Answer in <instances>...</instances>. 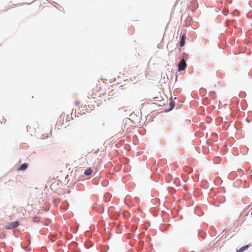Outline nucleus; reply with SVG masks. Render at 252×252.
Returning a JSON list of instances; mask_svg holds the SVG:
<instances>
[{"label": "nucleus", "instance_id": "obj_1", "mask_svg": "<svg viewBox=\"0 0 252 252\" xmlns=\"http://www.w3.org/2000/svg\"><path fill=\"white\" fill-rule=\"evenodd\" d=\"M100 90V87L96 86L95 88L90 91L88 93V98L89 99L95 98L97 96L98 93Z\"/></svg>", "mask_w": 252, "mask_h": 252}, {"label": "nucleus", "instance_id": "obj_2", "mask_svg": "<svg viewBox=\"0 0 252 252\" xmlns=\"http://www.w3.org/2000/svg\"><path fill=\"white\" fill-rule=\"evenodd\" d=\"M187 67V64L184 59H182L179 62L178 67V71L184 70Z\"/></svg>", "mask_w": 252, "mask_h": 252}, {"label": "nucleus", "instance_id": "obj_3", "mask_svg": "<svg viewBox=\"0 0 252 252\" xmlns=\"http://www.w3.org/2000/svg\"><path fill=\"white\" fill-rule=\"evenodd\" d=\"M19 223L17 221L12 222H11L9 224V226H8L7 228L10 229H13V228L17 227L19 226Z\"/></svg>", "mask_w": 252, "mask_h": 252}, {"label": "nucleus", "instance_id": "obj_4", "mask_svg": "<svg viewBox=\"0 0 252 252\" xmlns=\"http://www.w3.org/2000/svg\"><path fill=\"white\" fill-rule=\"evenodd\" d=\"M186 37V36L185 34L182 35L181 36V40L180 42V45L181 47H183L185 45Z\"/></svg>", "mask_w": 252, "mask_h": 252}, {"label": "nucleus", "instance_id": "obj_5", "mask_svg": "<svg viewBox=\"0 0 252 252\" xmlns=\"http://www.w3.org/2000/svg\"><path fill=\"white\" fill-rule=\"evenodd\" d=\"M93 171L91 168H88L84 172V174L86 176H89L92 174Z\"/></svg>", "mask_w": 252, "mask_h": 252}, {"label": "nucleus", "instance_id": "obj_6", "mask_svg": "<svg viewBox=\"0 0 252 252\" xmlns=\"http://www.w3.org/2000/svg\"><path fill=\"white\" fill-rule=\"evenodd\" d=\"M28 168V165L26 163L22 164L20 167L18 168V170H25Z\"/></svg>", "mask_w": 252, "mask_h": 252}, {"label": "nucleus", "instance_id": "obj_7", "mask_svg": "<svg viewBox=\"0 0 252 252\" xmlns=\"http://www.w3.org/2000/svg\"><path fill=\"white\" fill-rule=\"evenodd\" d=\"M250 247L249 245H246L245 246L242 247L240 249L237 251V252H243L244 251L246 250Z\"/></svg>", "mask_w": 252, "mask_h": 252}, {"label": "nucleus", "instance_id": "obj_8", "mask_svg": "<svg viewBox=\"0 0 252 252\" xmlns=\"http://www.w3.org/2000/svg\"><path fill=\"white\" fill-rule=\"evenodd\" d=\"M174 183L176 186H178L180 185V181L178 179H175L174 180Z\"/></svg>", "mask_w": 252, "mask_h": 252}, {"label": "nucleus", "instance_id": "obj_9", "mask_svg": "<svg viewBox=\"0 0 252 252\" xmlns=\"http://www.w3.org/2000/svg\"><path fill=\"white\" fill-rule=\"evenodd\" d=\"M210 95L212 97H215V93L214 92H210Z\"/></svg>", "mask_w": 252, "mask_h": 252}, {"label": "nucleus", "instance_id": "obj_10", "mask_svg": "<svg viewBox=\"0 0 252 252\" xmlns=\"http://www.w3.org/2000/svg\"><path fill=\"white\" fill-rule=\"evenodd\" d=\"M219 158H216L215 160H216V162H218V160H219Z\"/></svg>", "mask_w": 252, "mask_h": 252}, {"label": "nucleus", "instance_id": "obj_11", "mask_svg": "<svg viewBox=\"0 0 252 252\" xmlns=\"http://www.w3.org/2000/svg\"><path fill=\"white\" fill-rule=\"evenodd\" d=\"M251 215H252V212H251Z\"/></svg>", "mask_w": 252, "mask_h": 252}]
</instances>
